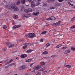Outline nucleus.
I'll list each match as a JSON object with an SVG mask.
<instances>
[{
    "mask_svg": "<svg viewBox=\"0 0 75 75\" xmlns=\"http://www.w3.org/2000/svg\"><path fill=\"white\" fill-rule=\"evenodd\" d=\"M40 42H43V39H40Z\"/></svg>",
    "mask_w": 75,
    "mask_h": 75,
    "instance_id": "49530a36",
    "label": "nucleus"
},
{
    "mask_svg": "<svg viewBox=\"0 0 75 75\" xmlns=\"http://www.w3.org/2000/svg\"><path fill=\"white\" fill-rule=\"evenodd\" d=\"M50 17L49 18H47L46 19V20H50Z\"/></svg>",
    "mask_w": 75,
    "mask_h": 75,
    "instance_id": "3c124183",
    "label": "nucleus"
},
{
    "mask_svg": "<svg viewBox=\"0 0 75 75\" xmlns=\"http://www.w3.org/2000/svg\"><path fill=\"white\" fill-rule=\"evenodd\" d=\"M8 8L9 9L11 10H13L15 11H18L19 9L16 6H14L13 5H11L10 6H8Z\"/></svg>",
    "mask_w": 75,
    "mask_h": 75,
    "instance_id": "f257e3e1",
    "label": "nucleus"
},
{
    "mask_svg": "<svg viewBox=\"0 0 75 75\" xmlns=\"http://www.w3.org/2000/svg\"><path fill=\"white\" fill-rule=\"evenodd\" d=\"M43 54L46 55V54H48V52H47V51H45L44 52L42 53Z\"/></svg>",
    "mask_w": 75,
    "mask_h": 75,
    "instance_id": "f3484780",
    "label": "nucleus"
},
{
    "mask_svg": "<svg viewBox=\"0 0 75 75\" xmlns=\"http://www.w3.org/2000/svg\"><path fill=\"white\" fill-rule=\"evenodd\" d=\"M41 0H38V1H41Z\"/></svg>",
    "mask_w": 75,
    "mask_h": 75,
    "instance_id": "0e129e2a",
    "label": "nucleus"
},
{
    "mask_svg": "<svg viewBox=\"0 0 75 75\" xmlns=\"http://www.w3.org/2000/svg\"><path fill=\"white\" fill-rule=\"evenodd\" d=\"M31 60H32V59H30L27 60L26 61V62H30V61H31Z\"/></svg>",
    "mask_w": 75,
    "mask_h": 75,
    "instance_id": "aec40b11",
    "label": "nucleus"
},
{
    "mask_svg": "<svg viewBox=\"0 0 75 75\" xmlns=\"http://www.w3.org/2000/svg\"><path fill=\"white\" fill-rule=\"evenodd\" d=\"M45 72H50V71L49 72V71H46Z\"/></svg>",
    "mask_w": 75,
    "mask_h": 75,
    "instance_id": "6e6d98bb",
    "label": "nucleus"
},
{
    "mask_svg": "<svg viewBox=\"0 0 75 75\" xmlns=\"http://www.w3.org/2000/svg\"><path fill=\"white\" fill-rule=\"evenodd\" d=\"M32 51L31 50H28L26 52L27 53H28V54H30V53H31Z\"/></svg>",
    "mask_w": 75,
    "mask_h": 75,
    "instance_id": "2eb2a0df",
    "label": "nucleus"
},
{
    "mask_svg": "<svg viewBox=\"0 0 75 75\" xmlns=\"http://www.w3.org/2000/svg\"><path fill=\"white\" fill-rule=\"evenodd\" d=\"M24 17L26 18H28L30 17V14H25L24 15Z\"/></svg>",
    "mask_w": 75,
    "mask_h": 75,
    "instance_id": "9d476101",
    "label": "nucleus"
},
{
    "mask_svg": "<svg viewBox=\"0 0 75 75\" xmlns=\"http://www.w3.org/2000/svg\"><path fill=\"white\" fill-rule=\"evenodd\" d=\"M72 31H73V32H75L74 30H72Z\"/></svg>",
    "mask_w": 75,
    "mask_h": 75,
    "instance_id": "680f3d73",
    "label": "nucleus"
},
{
    "mask_svg": "<svg viewBox=\"0 0 75 75\" xmlns=\"http://www.w3.org/2000/svg\"><path fill=\"white\" fill-rule=\"evenodd\" d=\"M4 51H6V49H4Z\"/></svg>",
    "mask_w": 75,
    "mask_h": 75,
    "instance_id": "864d4df0",
    "label": "nucleus"
},
{
    "mask_svg": "<svg viewBox=\"0 0 75 75\" xmlns=\"http://www.w3.org/2000/svg\"><path fill=\"white\" fill-rule=\"evenodd\" d=\"M20 41H24V39H20L19 40Z\"/></svg>",
    "mask_w": 75,
    "mask_h": 75,
    "instance_id": "a19ab883",
    "label": "nucleus"
},
{
    "mask_svg": "<svg viewBox=\"0 0 75 75\" xmlns=\"http://www.w3.org/2000/svg\"><path fill=\"white\" fill-rule=\"evenodd\" d=\"M39 14V12H36L35 13H34V15H37V14Z\"/></svg>",
    "mask_w": 75,
    "mask_h": 75,
    "instance_id": "c756f323",
    "label": "nucleus"
},
{
    "mask_svg": "<svg viewBox=\"0 0 75 75\" xmlns=\"http://www.w3.org/2000/svg\"><path fill=\"white\" fill-rule=\"evenodd\" d=\"M55 5V6H60V4L58 3H56Z\"/></svg>",
    "mask_w": 75,
    "mask_h": 75,
    "instance_id": "72a5a7b5",
    "label": "nucleus"
},
{
    "mask_svg": "<svg viewBox=\"0 0 75 75\" xmlns=\"http://www.w3.org/2000/svg\"><path fill=\"white\" fill-rule=\"evenodd\" d=\"M14 75H17V74H14Z\"/></svg>",
    "mask_w": 75,
    "mask_h": 75,
    "instance_id": "69168bd1",
    "label": "nucleus"
},
{
    "mask_svg": "<svg viewBox=\"0 0 75 75\" xmlns=\"http://www.w3.org/2000/svg\"><path fill=\"white\" fill-rule=\"evenodd\" d=\"M60 37H61L62 38L63 37H64V35H60Z\"/></svg>",
    "mask_w": 75,
    "mask_h": 75,
    "instance_id": "c03bdc74",
    "label": "nucleus"
},
{
    "mask_svg": "<svg viewBox=\"0 0 75 75\" xmlns=\"http://www.w3.org/2000/svg\"><path fill=\"white\" fill-rule=\"evenodd\" d=\"M71 50H72V51H75V48L71 47Z\"/></svg>",
    "mask_w": 75,
    "mask_h": 75,
    "instance_id": "cd10ccee",
    "label": "nucleus"
},
{
    "mask_svg": "<svg viewBox=\"0 0 75 75\" xmlns=\"http://www.w3.org/2000/svg\"><path fill=\"white\" fill-rule=\"evenodd\" d=\"M74 20H75V18H74V17L71 19V21H74Z\"/></svg>",
    "mask_w": 75,
    "mask_h": 75,
    "instance_id": "37998d69",
    "label": "nucleus"
},
{
    "mask_svg": "<svg viewBox=\"0 0 75 75\" xmlns=\"http://www.w3.org/2000/svg\"><path fill=\"white\" fill-rule=\"evenodd\" d=\"M56 57V55H54L51 56L52 57Z\"/></svg>",
    "mask_w": 75,
    "mask_h": 75,
    "instance_id": "e433bc0d",
    "label": "nucleus"
},
{
    "mask_svg": "<svg viewBox=\"0 0 75 75\" xmlns=\"http://www.w3.org/2000/svg\"><path fill=\"white\" fill-rule=\"evenodd\" d=\"M31 6L32 7H35L36 6H38V4H39L37 3V2L36 1H34L32 2V3L31 4Z\"/></svg>",
    "mask_w": 75,
    "mask_h": 75,
    "instance_id": "7ed1b4c3",
    "label": "nucleus"
},
{
    "mask_svg": "<svg viewBox=\"0 0 75 75\" xmlns=\"http://www.w3.org/2000/svg\"><path fill=\"white\" fill-rule=\"evenodd\" d=\"M25 37L28 38H33L34 37H36L35 34L34 33H29L26 35L25 36Z\"/></svg>",
    "mask_w": 75,
    "mask_h": 75,
    "instance_id": "f03ea898",
    "label": "nucleus"
},
{
    "mask_svg": "<svg viewBox=\"0 0 75 75\" xmlns=\"http://www.w3.org/2000/svg\"><path fill=\"white\" fill-rule=\"evenodd\" d=\"M26 45H28L29 44H30V43H26Z\"/></svg>",
    "mask_w": 75,
    "mask_h": 75,
    "instance_id": "5fc2aeb1",
    "label": "nucleus"
},
{
    "mask_svg": "<svg viewBox=\"0 0 75 75\" xmlns=\"http://www.w3.org/2000/svg\"><path fill=\"white\" fill-rule=\"evenodd\" d=\"M47 33V31H44L41 34H46Z\"/></svg>",
    "mask_w": 75,
    "mask_h": 75,
    "instance_id": "393cba45",
    "label": "nucleus"
},
{
    "mask_svg": "<svg viewBox=\"0 0 75 75\" xmlns=\"http://www.w3.org/2000/svg\"><path fill=\"white\" fill-rule=\"evenodd\" d=\"M25 12L26 13H27V12H28V11H27V10L25 9Z\"/></svg>",
    "mask_w": 75,
    "mask_h": 75,
    "instance_id": "de8ad7c7",
    "label": "nucleus"
},
{
    "mask_svg": "<svg viewBox=\"0 0 75 75\" xmlns=\"http://www.w3.org/2000/svg\"><path fill=\"white\" fill-rule=\"evenodd\" d=\"M28 0L29 1H30V2L32 0Z\"/></svg>",
    "mask_w": 75,
    "mask_h": 75,
    "instance_id": "4d7b16f0",
    "label": "nucleus"
},
{
    "mask_svg": "<svg viewBox=\"0 0 75 75\" xmlns=\"http://www.w3.org/2000/svg\"><path fill=\"white\" fill-rule=\"evenodd\" d=\"M50 19L52 20H55V18L54 16H52L50 17Z\"/></svg>",
    "mask_w": 75,
    "mask_h": 75,
    "instance_id": "9b49d317",
    "label": "nucleus"
},
{
    "mask_svg": "<svg viewBox=\"0 0 75 75\" xmlns=\"http://www.w3.org/2000/svg\"><path fill=\"white\" fill-rule=\"evenodd\" d=\"M67 48L68 47H62V50H66V49H67Z\"/></svg>",
    "mask_w": 75,
    "mask_h": 75,
    "instance_id": "412c9836",
    "label": "nucleus"
},
{
    "mask_svg": "<svg viewBox=\"0 0 75 75\" xmlns=\"http://www.w3.org/2000/svg\"><path fill=\"white\" fill-rule=\"evenodd\" d=\"M13 60L11 59L10 61L8 62H6V63L7 64H10V62H11L13 61Z\"/></svg>",
    "mask_w": 75,
    "mask_h": 75,
    "instance_id": "4be33fe9",
    "label": "nucleus"
},
{
    "mask_svg": "<svg viewBox=\"0 0 75 75\" xmlns=\"http://www.w3.org/2000/svg\"><path fill=\"white\" fill-rule=\"evenodd\" d=\"M13 18H14L16 19V18H17V16H14L13 17Z\"/></svg>",
    "mask_w": 75,
    "mask_h": 75,
    "instance_id": "58836bf2",
    "label": "nucleus"
},
{
    "mask_svg": "<svg viewBox=\"0 0 75 75\" xmlns=\"http://www.w3.org/2000/svg\"><path fill=\"white\" fill-rule=\"evenodd\" d=\"M50 44L49 43H47L46 44V47H49V46H50Z\"/></svg>",
    "mask_w": 75,
    "mask_h": 75,
    "instance_id": "7c9ffc66",
    "label": "nucleus"
},
{
    "mask_svg": "<svg viewBox=\"0 0 75 75\" xmlns=\"http://www.w3.org/2000/svg\"><path fill=\"white\" fill-rule=\"evenodd\" d=\"M58 1L59 2H62L63 1V0H58Z\"/></svg>",
    "mask_w": 75,
    "mask_h": 75,
    "instance_id": "a18cd8bd",
    "label": "nucleus"
},
{
    "mask_svg": "<svg viewBox=\"0 0 75 75\" xmlns=\"http://www.w3.org/2000/svg\"><path fill=\"white\" fill-rule=\"evenodd\" d=\"M69 4H70V5H71V6H74V5H73V4H71V3H70V2H69Z\"/></svg>",
    "mask_w": 75,
    "mask_h": 75,
    "instance_id": "79ce46f5",
    "label": "nucleus"
},
{
    "mask_svg": "<svg viewBox=\"0 0 75 75\" xmlns=\"http://www.w3.org/2000/svg\"><path fill=\"white\" fill-rule=\"evenodd\" d=\"M34 64V63H31L30 64V67H32V66Z\"/></svg>",
    "mask_w": 75,
    "mask_h": 75,
    "instance_id": "ea45409f",
    "label": "nucleus"
},
{
    "mask_svg": "<svg viewBox=\"0 0 75 75\" xmlns=\"http://www.w3.org/2000/svg\"><path fill=\"white\" fill-rule=\"evenodd\" d=\"M6 45L8 46L9 48H12L14 46V44H11L8 42L6 43Z\"/></svg>",
    "mask_w": 75,
    "mask_h": 75,
    "instance_id": "423d86ee",
    "label": "nucleus"
},
{
    "mask_svg": "<svg viewBox=\"0 0 75 75\" xmlns=\"http://www.w3.org/2000/svg\"><path fill=\"white\" fill-rule=\"evenodd\" d=\"M53 35H54V34H55V33H54L53 34Z\"/></svg>",
    "mask_w": 75,
    "mask_h": 75,
    "instance_id": "e2e57ef3",
    "label": "nucleus"
},
{
    "mask_svg": "<svg viewBox=\"0 0 75 75\" xmlns=\"http://www.w3.org/2000/svg\"><path fill=\"white\" fill-rule=\"evenodd\" d=\"M52 25L55 27L59 26V25H62V22L61 21H59L56 23L52 24Z\"/></svg>",
    "mask_w": 75,
    "mask_h": 75,
    "instance_id": "20e7f679",
    "label": "nucleus"
},
{
    "mask_svg": "<svg viewBox=\"0 0 75 75\" xmlns=\"http://www.w3.org/2000/svg\"><path fill=\"white\" fill-rule=\"evenodd\" d=\"M14 52H11V54H14Z\"/></svg>",
    "mask_w": 75,
    "mask_h": 75,
    "instance_id": "603ef678",
    "label": "nucleus"
},
{
    "mask_svg": "<svg viewBox=\"0 0 75 75\" xmlns=\"http://www.w3.org/2000/svg\"><path fill=\"white\" fill-rule=\"evenodd\" d=\"M48 57H45L41 59H47Z\"/></svg>",
    "mask_w": 75,
    "mask_h": 75,
    "instance_id": "a878e982",
    "label": "nucleus"
},
{
    "mask_svg": "<svg viewBox=\"0 0 75 75\" xmlns=\"http://www.w3.org/2000/svg\"><path fill=\"white\" fill-rule=\"evenodd\" d=\"M40 73H38L36 75H40Z\"/></svg>",
    "mask_w": 75,
    "mask_h": 75,
    "instance_id": "8fccbe9b",
    "label": "nucleus"
},
{
    "mask_svg": "<svg viewBox=\"0 0 75 75\" xmlns=\"http://www.w3.org/2000/svg\"><path fill=\"white\" fill-rule=\"evenodd\" d=\"M32 72H35V70H34L33 71H32Z\"/></svg>",
    "mask_w": 75,
    "mask_h": 75,
    "instance_id": "13d9d810",
    "label": "nucleus"
},
{
    "mask_svg": "<svg viewBox=\"0 0 75 75\" xmlns=\"http://www.w3.org/2000/svg\"><path fill=\"white\" fill-rule=\"evenodd\" d=\"M45 63L44 62H42L41 63V65H41V66H42V67H43V66H45Z\"/></svg>",
    "mask_w": 75,
    "mask_h": 75,
    "instance_id": "ddd939ff",
    "label": "nucleus"
},
{
    "mask_svg": "<svg viewBox=\"0 0 75 75\" xmlns=\"http://www.w3.org/2000/svg\"><path fill=\"white\" fill-rule=\"evenodd\" d=\"M11 65H14V63H12L11 64Z\"/></svg>",
    "mask_w": 75,
    "mask_h": 75,
    "instance_id": "09e8293b",
    "label": "nucleus"
},
{
    "mask_svg": "<svg viewBox=\"0 0 75 75\" xmlns=\"http://www.w3.org/2000/svg\"><path fill=\"white\" fill-rule=\"evenodd\" d=\"M41 68V65H37L35 66L33 68V69H35V70H38L39 69H40Z\"/></svg>",
    "mask_w": 75,
    "mask_h": 75,
    "instance_id": "39448f33",
    "label": "nucleus"
},
{
    "mask_svg": "<svg viewBox=\"0 0 75 75\" xmlns=\"http://www.w3.org/2000/svg\"><path fill=\"white\" fill-rule=\"evenodd\" d=\"M20 27H21V25H16L13 26V28H18Z\"/></svg>",
    "mask_w": 75,
    "mask_h": 75,
    "instance_id": "6e6552de",
    "label": "nucleus"
},
{
    "mask_svg": "<svg viewBox=\"0 0 75 75\" xmlns=\"http://www.w3.org/2000/svg\"><path fill=\"white\" fill-rule=\"evenodd\" d=\"M20 1H21L20 0H18L17 1V2L16 3V4L17 5H19V4H20Z\"/></svg>",
    "mask_w": 75,
    "mask_h": 75,
    "instance_id": "6ab92c4d",
    "label": "nucleus"
},
{
    "mask_svg": "<svg viewBox=\"0 0 75 75\" xmlns=\"http://www.w3.org/2000/svg\"><path fill=\"white\" fill-rule=\"evenodd\" d=\"M21 3L22 4H25V0H21Z\"/></svg>",
    "mask_w": 75,
    "mask_h": 75,
    "instance_id": "a211bd4d",
    "label": "nucleus"
},
{
    "mask_svg": "<svg viewBox=\"0 0 75 75\" xmlns=\"http://www.w3.org/2000/svg\"><path fill=\"white\" fill-rule=\"evenodd\" d=\"M44 6H47V4L45 3L44 4V5H43Z\"/></svg>",
    "mask_w": 75,
    "mask_h": 75,
    "instance_id": "4c0bfd02",
    "label": "nucleus"
},
{
    "mask_svg": "<svg viewBox=\"0 0 75 75\" xmlns=\"http://www.w3.org/2000/svg\"><path fill=\"white\" fill-rule=\"evenodd\" d=\"M28 12H31L32 11V9L30 8H28L27 9Z\"/></svg>",
    "mask_w": 75,
    "mask_h": 75,
    "instance_id": "dca6fc26",
    "label": "nucleus"
},
{
    "mask_svg": "<svg viewBox=\"0 0 75 75\" xmlns=\"http://www.w3.org/2000/svg\"><path fill=\"white\" fill-rule=\"evenodd\" d=\"M21 58H24V55H21Z\"/></svg>",
    "mask_w": 75,
    "mask_h": 75,
    "instance_id": "473e14b6",
    "label": "nucleus"
},
{
    "mask_svg": "<svg viewBox=\"0 0 75 75\" xmlns=\"http://www.w3.org/2000/svg\"><path fill=\"white\" fill-rule=\"evenodd\" d=\"M58 69H60V67H58Z\"/></svg>",
    "mask_w": 75,
    "mask_h": 75,
    "instance_id": "052dcab7",
    "label": "nucleus"
},
{
    "mask_svg": "<svg viewBox=\"0 0 75 75\" xmlns=\"http://www.w3.org/2000/svg\"><path fill=\"white\" fill-rule=\"evenodd\" d=\"M55 8V7L53 6L51 7L50 8V9H54Z\"/></svg>",
    "mask_w": 75,
    "mask_h": 75,
    "instance_id": "f704fd0d",
    "label": "nucleus"
},
{
    "mask_svg": "<svg viewBox=\"0 0 75 75\" xmlns=\"http://www.w3.org/2000/svg\"><path fill=\"white\" fill-rule=\"evenodd\" d=\"M46 69V68L45 67H43L40 70V71H43L45 70Z\"/></svg>",
    "mask_w": 75,
    "mask_h": 75,
    "instance_id": "f8f14e48",
    "label": "nucleus"
},
{
    "mask_svg": "<svg viewBox=\"0 0 75 75\" xmlns=\"http://www.w3.org/2000/svg\"><path fill=\"white\" fill-rule=\"evenodd\" d=\"M71 28L72 29H73V28H75V25H74L71 26Z\"/></svg>",
    "mask_w": 75,
    "mask_h": 75,
    "instance_id": "bb28decb",
    "label": "nucleus"
},
{
    "mask_svg": "<svg viewBox=\"0 0 75 75\" xmlns=\"http://www.w3.org/2000/svg\"><path fill=\"white\" fill-rule=\"evenodd\" d=\"M28 75V74H25V75Z\"/></svg>",
    "mask_w": 75,
    "mask_h": 75,
    "instance_id": "bf43d9fd",
    "label": "nucleus"
},
{
    "mask_svg": "<svg viewBox=\"0 0 75 75\" xmlns=\"http://www.w3.org/2000/svg\"><path fill=\"white\" fill-rule=\"evenodd\" d=\"M74 8H75V6H74Z\"/></svg>",
    "mask_w": 75,
    "mask_h": 75,
    "instance_id": "338daca9",
    "label": "nucleus"
},
{
    "mask_svg": "<svg viewBox=\"0 0 75 75\" xmlns=\"http://www.w3.org/2000/svg\"><path fill=\"white\" fill-rule=\"evenodd\" d=\"M65 67H66V68H71V65H64Z\"/></svg>",
    "mask_w": 75,
    "mask_h": 75,
    "instance_id": "4468645a",
    "label": "nucleus"
},
{
    "mask_svg": "<svg viewBox=\"0 0 75 75\" xmlns=\"http://www.w3.org/2000/svg\"><path fill=\"white\" fill-rule=\"evenodd\" d=\"M70 52H71V49H69L67 50H66L64 52V54H68L69 53H70Z\"/></svg>",
    "mask_w": 75,
    "mask_h": 75,
    "instance_id": "0eeeda50",
    "label": "nucleus"
},
{
    "mask_svg": "<svg viewBox=\"0 0 75 75\" xmlns=\"http://www.w3.org/2000/svg\"><path fill=\"white\" fill-rule=\"evenodd\" d=\"M27 45H24L23 46V49H25L27 48Z\"/></svg>",
    "mask_w": 75,
    "mask_h": 75,
    "instance_id": "b1692460",
    "label": "nucleus"
},
{
    "mask_svg": "<svg viewBox=\"0 0 75 75\" xmlns=\"http://www.w3.org/2000/svg\"><path fill=\"white\" fill-rule=\"evenodd\" d=\"M3 28L4 29H6L7 28V26L6 25H4L3 26Z\"/></svg>",
    "mask_w": 75,
    "mask_h": 75,
    "instance_id": "c85d7f7f",
    "label": "nucleus"
},
{
    "mask_svg": "<svg viewBox=\"0 0 75 75\" xmlns=\"http://www.w3.org/2000/svg\"><path fill=\"white\" fill-rule=\"evenodd\" d=\"M62 45H59L57 46L56 48H59L61 47Z\"/></svg>",
    "mask_w": 75,
    "mask_h": 75,
    "instance_id": "5701e85b",
    "label": "nucleus"
},
{
    "mask_svg": "<svg viewBox=\"0 0 75 75\" xmlns=\"http://www.w3.org/2000/svg\"><path fill=\"white\" fill-rule=\"evenodd\" d=\"M16 59H17V57H16Z\"/></svg>",
    "mask_w": 75,
    "mask_h": 75,
    "instance_id": "774afa93",
    "label": "nucleus"
},
{
    "mask_svg": "<svg viewBox=\"0 0 75 75\" xmlns=\"http://www.w3.org/2000/svg\"><path fill=\"white\" fill-rule=\"evenodd\" d=\"M39 43L38 42H35L33 43V44H38Z\"/></svg>",
    "mask_w": 75,
    "mask_h": 75,
    "instance_id": "c9c22d12",
    "label": "nucleus"
},
{
    "mask_svg": "<svg viewBox=\"0 0 75 75\" xmlns=\"http://www.w3.org/2000/svg\"><path fill=\"white\" fill-rule=\"evenodd\" d=\"M23 55L24 57V58H26L27 57V55L25 54H23Z\"/></svg>",
    "mask_w": 75,
    "mask_h": 75,
    "instance_id": "2f4dec72",
    "label": "nucleus"
},
{
    "mask_svg": "<svg viewBox=\"0 0 75 75\" xmlns=\"http://www.w3.org/2000/svg\"><path fill=\"white\" fill-rule=\"evenodd\" d=\"M25 68V66L23 65L21 67V68H20V70H23V69H24Z\"/></svg>",
    "mask_w": 75,
    "mask_h": 75,
    "instance_id": "1a4fd4ad",
    "label": "nucleus"
}]
</instances>
